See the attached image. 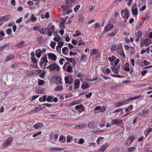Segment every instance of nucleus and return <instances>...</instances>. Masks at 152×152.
Wrapping results in <instances>:
<instances>
[{"instance_id": "obj_1", "label": "nucleus", "mask_w": 152, "mask_h": 152, "mask_svg": "<svg viewBox=\"0 0 152 152\" xmlns=\"http://www.w3.org/2000/svg\"><path fill=\"white\" fill-rule=\"evenodd\" d=\"M111 50L112 51H117L119 54L122 56L123 58L125 57V56L123 49L122 45L121 44L114 45L111 48Z\"/></svg>"}, {"instance_id": "obj_2", "label": "nucleus", "mask_w": 152, "mask_h": 152, "mask_svg": "<svg viewBox=\"0 0 152 152\" xmlns=\"http://www.w3.org/2000/svg\"><path fill=\"white\" fill-rule=\"evenodd\" d=\"M141 96H136L129 98L127 99H125L122 102H116L115 103V107H120L124 105L129 103V102L131 100L139 98Z\"/></svg>"}, {"instance_id": "obj_3", "label": "nucleus", "mask_w": 152, "mask_h": 152, "mask_svg": "<svg viewBox=\"0 0 152 152\" xmlns=\"http://www.w3.org/2000/svg\"><path fill=\"white\" fill-rule=\"evenodd\" d=\"M46 28V34L49 37H51L53 31H54L55 27L54 26L52 25L51 24H49Z\"/></svg>"}, {"instance_id": "obj_4", "label": "nucleus", "mask_w": 152, "mask_h": 152, "mask_svg": "<svg viewBox=\"0 0 152 152\" xmlns=\"http://www.w3.org/2000/svg\"><path fill=\"white\" fill-rule=\"evenodd\" d=\"M63 69L64 70L70 73L73 72L72 68L68 62H66L64 64L63 67Z\"/></svg>"}, {"instance_id": "obj_5", "label": "nucleus", "mask_w": 152, "mask_h": 152, "mask_svg": "<svg viewBox=\"0 0 152 152\" xmlns=\"http://www.w3.org/2000/svg\"><path fill=\"white\" fill-rule=\"evenodd\" d=\"M106 107L105 106L102 107L98 106L95 107L94 109V113H97L100 112H103L105 110Z\"/></svg>"}, {"instance_id": "obj_6", "label": "nucleus", "mask_w": 152, "mask_h": 152, "mask_svg": "<svg viewBox=\"0 0 152 152\" xmlns=\"http://www.w3.org/2000/svg\"><path fill=\"white\" fill-rule=\"evenodd\" d=\"M121 12L123 18L126 19H128L129 15V11L125 9L124 10H122L121 11Z\"/></svg>"}, {"instance_id": "obj_7", "label": "nucleus", "mask_w": 152, "mask_h": 152, "mask_svg": "<svg viewBox=\"0 0 152 152\" xmlns=\"http://www.w3.org/2000/svg\"><path fill=\"white\" fill-rule=\"evenodd\" d=\"M120 67V65L119 64L113 65L111 67L110 69L113 73L117 74L119 73Z\"/></svg>"}, {"instance_id": "obj_8", "label": "nucleus", "mask_w": 152, "mask_h": 152, "mask_svg": "<svg viewBox=\"0 0 152 152\" xmlns=\"http://www.w3.org/2000/svg\"><path fill=\"white\" fill-rule=\"evenodd\" d=\"M13 139V138L12 137H10L7 138L3 144V147L4 148L7 147Z\"/></svg>"}, {"instance_id": "obj_9", "label": "nucleus", "mask_w": 152, "mask_h": 152, "mask_svg": "<svg viewBox=\"0 0 152 152\" xmlns=\"http://www.w3.org/2000/svg\"><path fill=\"white\" fill-rule=\"evenodd\" d=\"M49 67V70L50 71L55 70L58 71L59 69V66L55 63L51 64Z\"/></svg>"}, {"instance_id": "obj_10", "label": "nucleus", "mask_w": 152, "mask_h": 152, "mask_svg": "<svg viewBox=\"0 0 152 152\" xmlns=\"http://www.w3.org/2000/svg\"><path fill=\"white\" fill-rule=\"evenodd\" d=\"M47 59L46 56H42L41 58V62L39 63V65L41 66L44 64V66L45 67L48 63V60Z\"/></svg>"}, {"instance_id": "obj_11", "label": "nucleus", "mask_w": 152, "mask_h": 152, "mask_svg": "<svg viewBox=\"0 0 152 152\" xmlns=\"http://www.w3.org/2000/svg\"><path fill=\"white\" fill-rule=\"evenodd\" d=\"M122 120L120 119H114L112 120L111 122V126L117 125L120 124Z\"/></svg>"}, {"instance_id": "obj_12", "label": "nucleus", "mask_w": 152, "mask_h": 152, "mask_svg": "<svg viewBox=\"0 0 152 152\" xmlns=\"http://www.w3.org/2000/svg\"><path fill=\"white\" fill-rule=\"evenodd\" d=\"M148 40L147 39H145V40L141 39L140 42V47H143L145 45L146 46H148Z\"/></svg>"}, {"instance_id": "obj_13", "label": "nucleus", "mask_w": 152, "mask_h": 152, "mask_svg": "<svg viewBox=\"0 0 152 152\" xmlns=\"http://www.w3.org/2000/svg\"><path fill=\"white\" fill-rule=\"evenodd\" d=\"M113 24L111 23H108L107 25L105 26L103 31L104 32H105L109 31V30L112 29L113 28Z\"/></svg>"}, {"instance_id": "obj_14", "label": "nucleus", "mask_w": 152, "mask_h": 152, "mask_svg": "<svg viewBox=\"0 0 152 152\" xmlns=\"http://www.w3.org/2000/svg\"><path fill=\"white\" fill-rule=\"evenodd\" d=\"M85 107L83 104H81L75 107V109L80 112H82L85 110Z\"/></svg>"}, {"instance_id": "obj_15", "label": "nucleus", "mask_w": 152, "mask_h": 152, "mask_svg": "<svg viewBox=\"0 0 152 152\" xmlns=\"http://www.w3.org/2000/svg\"><path fill=\"white\" fill-rule=\"evenodd\" d=\"M41 72V70L40 69H36L33 70L29 72V74L31 75H37Z\"/></svg>"}, {"instance_id": "obj_16", "label": "nucleus", "mask_w": 152, "mask_h": 152, "mask_svg": "<svg viewBox=\"0 0 152 152\" xmlns=\"http://www.w3.org/2000/svg\"><path fill=\"white\" fill-rule=\"evenodd\" d=\"M88 127L91 129H93L97 126V125L96 124L94 121H91L88 124Z\"/></svg>"}, {"instance_id": "obj_17", "label": "nucleus", "mask_w": 152, "mask_h": 152, "mask_svg": "<svg viewBox=\"0 0 152 152\" xmlns=\"http://www.w3.org/2000/svg\"><path fill=\"white\" fill-rule=\"evenodd\" d=\"M48 56L50 59L54 61H56L57 58L56 56L52 53H48Z\"/></svg>"}, {"instance_id": "obj_18", "label": "nucleus", "mask_w": 152, "mask_h": 152, "mask_svg": "<svg viewBox=\"0 0 152 152\" xmlns=\"http://www.w3.org/2000/svg\"><path fill=\"white\" fill-rule=\"evenodd\" d=\"M108 146L109 144L108 143H106L103 145L99 149V152H104Z\"/></svg>"}, {"instance_id": "obj_19", "label": "nucleus", "mask_w": 152, "mask_h": 152, "mask_svg": "<svg viewBox=\"0 0 152 152\" xmlns=\"http://www.w3.org/2000/svg\"><path fill=\"white\" fill-rule=\"evenodd\" d=\"M43 126V124L40 123H37L34 126V128L36 129H41Z\"/></svg>"}, {"instance_id": "obj_20", "label": "nucleus", "mask_w": 152, "mask_h": 152, "mask_svg": "<svg viewBox=\"0 0 152 152\" xmlns=\"http://www.w3.org/2000/svg\"><path fill=\"white\" fill-rule=\"evenodd\" d=\"M133 108V107L132 105H130L126 108L125 110V111L127 113L126 115H129L131 113L130 111L132 110Z\"/></svg>"}, {"instance_id": "obj_21", "label": "nucleus", "mask_w": 152, "mask_h": 152, "mask_svg": "<svg viewBox=\"0 0 152 152\" xmlns=\"http://www.w3.org/2000/svg\"><path fill=\"white\" fill-rule=\"evenodd\" d=\"M123 68L125 71L129 72L130 70L129 64L127 63H125L123 66Z\"/></svg>"}, {"instance_id": "obj_22", "label": "nucleus", "mask_w": 152, "mask_h": 152, "mask_svg": "<svg viewBox=\"0 0 152 152\" xmlns=\"http://www.w3.org/2000/svg\"><path fill=\"white\" fill-rule=\"evenodd\" d=\"M80 83V81L79 80L77 79L75 80L74 84V88L75 89H78L79 86V84Z\"/></svg>"}, {"instance_id": "obj_23", "label": "nucleus", "mask_w": 152, "mask_h": 152, "mask_svg": "<svg viewBox=\"0 0 152 152\" xmlns=\"http://www.w3.org/2000/svg\"><path fill=\"white\" fill-rule=\"evenodd\" d=\"M11 17V16L10 15H7L5 16L0 17L1 20L4 21L8 20Z\"/></svg>"}, {"instance_id": "obj_24", "label": "nucleus", "mask_w": 152, "mask_h": 152, "mask_svg": "<svg viewBox=\"0 0 152 152\" xmlns=\"http://www.w3.org/2000/svg\"><path fill=\"white\" fill-rule=\"evenodd\" d=\"M89 87L88 84L86 83H83L81 86V88L82 89H85Z\"/></svg>"}, {"instance_id": "obj_25", "label": "nucleus", "mask_w": 152, "mask_h": 152, "mask_svg": "<svg viewBox=\"0 0 152 152\" xmlns=\"http://www.w3.org/2000/svg\"><path fill=\"white\" fill-rule=\"evenodd\" d=\"M78 43L77 45H84L85 42L84 41L82 40V39L80 37H79L78 39Z\"/></svg>"}, {"instance_id": "obj_26", "label": "nucleus", "mask_w": 152, "mask_h": 152, "mask_svg": "<svg viewBox=\"0 0 152 152\" xmlns=\"http://www.w3.org/2000/svg\"><path fill=\"white\" fill-rule=\"evenodd\" d=\"M24 46V41H20L18 42L16 45V46L18 48H21Z\"/></svg>"}, {"instance_id": "obj_27", "label": "nucleus", "mask_w": 152, "mask_h": 152, "mask_svg": "<svg viewBox=\"0 0 152 152\" xmlns=\"http://www.w3.org/2000/svg\"><path fill=\"white\" fill-rule=\"evenodd\" d=\"M39 31L41 34H46V28H42L40 30H39Z\"/></svg>"}, {"instance_id": "obj_28", "label": "nucleus", "mask_w": 152, "mask_h": 152, "mask_svg": "<svg viewBox=\"0 0 152 152\" xmlns=\"http://www.w3.org/2000/svg\"><path fill=\"white\" fill-rule=\"evenodd\" d=\"M14 58V56L12 54L10 55L7 56L5 60V61H7L13 59Z\"/></svg>"}, {"instance_id": "obj_29", "label": "nucleus", "mask_w": 152, "mask_h": 152, "mask_svg": "<svg viewBox=\"0 0 152 152\" xmlns=\"http://www.w3.org/2000/svg\"><path fill=\"white\" fill-rule=\"evenodd\" d=\"M87 126V124L85 123H82L80 125H77V127H79V129H81L86 128Z\"/></svg>"}, {"instance_id": "obj_30", "label": "nucleus", "mask_w": 152, "mask_h": 152, "mask_svg": "<svg viewBox=\"0 0 152 152\" xmlns=\"http://www.w3.org/2000/svg\"><path fill=\"white\" fill-rule=\"evenodd\" d=\"M68 50V49L67 47H64L62 49L63 53L65 55H66L67 54Z\"/></svg>"}, {"instance_id": "obj_31", "label": "nucleus", "mask_w": 152, "mask_h": 152, "mask_svg": "<svg viewBox=\"0 0 152 152\" xmlns=\"http://www.w3.org/2000/svg\"><path fill=\"white\" fill-rule=\"evenodd\" d=\"M66 139L64 136H61L59 138V140L61 142H65Z\"/></svg>"}, {"instance_id": "obj_32", "label": "nucleus", "mask_w": 152, "mask_h": 152, "mask_svg": "<svg viewBox=\"0 0 152 152\" xmlns=\"http://www.w3.org/2000/svg\"><path fill=\"white\" fill-rule=\"evenodd\" d=\"M47 95H45L39 98V101L40 102H45L46 101Z\"/></svg>"}, {"instance_id": "obj_33", "label": "nucleus", "mask_w": 152, "mask_h": 152, "mask_svg": "<svg viewBox=\"0 0 152 152\" xmlns=\"http://www.w3.org/2000/svg\"><path fill=\"white\" fill-rule=\"evenodd\" d=\"M98 51V50L96 49H94L92 50V51L90 52V56H91L93 55L96 54Z\"/></svg>"}, {"instance_id": "obj_34", "label": "nucleus", "mask_w": 152, "mask_h": 152, "mask_svg": "<svg viewBox=\"0 0 152 152\" xmlns=\"http://www.w3.org/2000/svg\"><path fill=\"white\" fill-rule=\"evenodd\" d=\"M55 83L56 84L61 83V79L59 77H56Z\"/></svg>"}, {"instance_id": "obj_35", "label": "nucleus", "mask_w": 152, "mask_h": 152, "mask_svg": "<svg viewBox=\"0 0 152 152\" xmlns=\"http://www.w3.org/2000/svg\"><path fill=\"white\" fill-rule=\"evenodd\" d=\"M64 58L66 61L69 62H71L73 64L75 62V61L72 58H68L66 57H64Z\"/></svg>"}, {"instance_id": "obj_36", "label": "nucleus", "mask_w": 152, "mask_h": 152, "mask_svg": "<svg viewBox=\"0 0 152 152\" xmlns=\"http://www.w3.org/2000/svg\"><path fill=\"white\" fill-rule=\"evenodd\" d=\"M69 77L68 76H66L64 78L65 83V84H71V83L69 82Z\"/></svg>"}, {"instance_id": "obj_37", "label": "nucleus", "mask_w": 152, "mask_h": 152, "mask_svg": "<svg viewBox=\"0 0 152 152\" xmlns=\"http://www.w3.org/2000/svg\"><path fill=\"white\" fill-rule=\"evenodd\" d=\"M103 138L102 137H99L97 140L96 142L98 144H101L102 142Z\"/></svg>"}, {"instance_id": "obj_38", "label": "nucleus", "mask_w": 152, "mask_h": 152, "mask_svg": "<svg viewBox=\"0 0 152 152\" xmlns=\"http://www.w3.org/2000/svg\"><path fill=\"white\" fill-rule=\"evenodd\" d=\"M39 50H37L36 51V57L38 58H39L41 56V52L40 51H39Z\"/></svg>"}, {"instance_id": "obj_39", "label": "nucleus", "mask_w": 152, "mask_h": 152, "mask_svg": "<svg viewBox=\"0 0 152 152\" xmlns=\"http://www.w3.org/2000/svg\"><path fill=\"white\" fill-rule=\"evenodd\" d=\"M152 132V128H151L150 129H149L147 130H145L144 132V133L145 134V135L147 136L148 134L150 132Z\"/></svg>"}, {"instance_id": "obj_40", "label": "nucleus", "mask_w": 152, "mask_h": 152, "mask_svg": "<svg viewBox=\"0 0 152 152\" xmlns=\"http://www.w3.org/2000/svg\"><path fill=\"white\" fill-rule=\"evenodd\" d=\"M128 140H129L130 142L131 143V144L132 143L133 141L134 140L135 137L133 136H129L128 138Z\"/></svg>"}, {"instance_id": "obj_41", "label": "nucleus", "mask_w": 152, "mask_h": 152, "mask_svg": "<svg viewBox=\"0 0 152 152\" xmlns=\"http://www.w3.org/2000/svg\"><path fill=\"white\" fill-rule=\"evenodd\" d=\"M42 105L39 106L38 107L35 108V109L33 111L34 112H35L42 110L43 108V107H42Z\"/></svg>"}, {"instance_id": "obj_42", "label": "nucleus", "mask_w": 152, "mask_h": 152, "mask_svg": "<svg viewBox=\"0 0 152 152\" xmlns=\"http://www.w3.org/2000/svg\"><path fill=\"white\" fill-rule=\"evenodd\" d=\"M73 137L70 135H68L67 136V142H71L72 140Z\"/></svg>"}, {"instance_id": "obj_43", "label": "nucleus", "mask_w": 152, "mask_h": 152, "mask_svg": "<svg viewBox=\"0 0 152 152\" xmlns=\"http://www.w3.org/2000/svg\"><path fill=\"white\" fill-rule=\"evenodd\" d=\"M63 150L62 148H53V152H56L57 151H61Z\"/></svg>"}, {"instance_id": "obj_44", "label": "nucleus", "mask_w": 152, "mask_h": 152, "mask_svg": "<svg viewBox=\"0 0 152 152\" xmlns=\"http://www.w3.org/2000/svg\"><path fill=\"white\" fill-rule=\"evenodd\" d=\"M132 14L135 15H136L138 14L137 9V8L133 9L132 10Z\"/></svg>"}, {"instance_id": "obj_45", "label": "nucleus", "mask_w": 152, "mask_h": 152, "mask_svg": "<svg viewBox=\"0 0 152 152\" xmlns=\"http://www.w3.org/2000/svg\"><path fill=\"white\" fill-rule=\"evenodd\" d=\"M53 98V96H49L46 99V100L48 102H50L52 101V99Z\"/></svg>"}, {"instance_id": "obj_46", "label": "nucleus", "mask_w": 152, "mask_h": 152, "mask_svg": "<svg viewBox=\"0 0 152 152\" xmlns=\"http://www.w3.org/2000/svg\"><path fill=\"white\" fill-rule=\"evenodd\" d=\"M81 102L80 101V100L75 101L71 103V105H75L76 104L80 103Z\"/></svg>"}, {"instance_id": "obj_47", "label": "nucleus", "mask_w": 152, "mask_h": 152, "mask_svg": "<svg viewBox=\"0 0 152 152\" xmlns=\"http://www.w3.org/2000/svg\"><path fill=\"white\" fill-rule=\"evenodd\" d=\"M7 34L8 36H11L12 35V31L11 28H8L6 31Z\"/></svg>"}, {"instance_id": "obj_48", "label": "nucleus", "mask_w": 152, "mask_h": 152, "mask_svg": "<svg viewBox=\"0 0 152 152\" xmlns=\"http://www.w3.org/2000/svg\"><path fill=\"white\" fill-rule=\"evenodd\" d=\"M81 35L80 32H79V31H76L75 32V34L73 35V37H75L79 36Z\"/></svg>"}, {"instance_id": "obj_49", "label": "nucleus", "mask_w": 152, "mask_h": 152, "mask_svg": "<svg viewBox=\"0 0 152 152\" xmlns=\"http://www.w3.org/2000/svg\"><path fill=\"white\" fill-rule=\"evenodd\" d=\"M63 89V88L62 86H58L56 87L55 88V90L56 91H61Z\"/></svg>"}, {"instance_id": "obj_50", "label": "nucleus", "mask_w": 152, "mask_h": 152, "mask_svg": "<svg viewBox=\"0 0 152 152\" xmlns=\"http://www.w3.org/2000/svg\"><path fill=\"white\" fill-rule=\"evenodd\" d=\"M78 19L80 22H82L83 21L84 18L82 14H79L78 15Z\"/></svg>"}, {"instance_id": "obj_51", "label": "nucleus", "mask_w": 152, "mask_h": 152, "mask_svg": "<svg viewBox=\"0 0 152 152\" xmlns=\"http://www.w3.org/2000/svg\"><path fill=\"white\" fill-rule=\"evenodd\" d=\"M61 8L62 9V10L63 11H64L66 10H67L68 9V7L67 5H64L63 6H61Z\"/></svg>"}, {"instance_id": "obj_52", "label": "nucleus", "mask_w": 152, "mask_h": 152, "mask_svg": "<svg viewBox=\"0 0 152 152\" xmlns=\"http://www.w3.org/2000/svg\"><path fill=\"white\" fill-rule=\"evenodd\" d=\"M116 35V33L115 32H111L109 33L107 35V36L110 37H113L115 36Z\"/></svg>"}, {"instance_id": "obj_53", "label": "nucleus", "mask_w": 152, "mask_h": 152, "mask_svg": "<svg viewBox=\"0 0 152 152\" xmlns=\"http://www.w3.org/2000/svg\"><path fill=\"white\" fill-rule=\"evenodd\" d=\"M103 72L104 73H106L107 74H110V73L111 71L109 69L107 68L103 70Z\"/></svg>"}, {"instance_id": "obj_54", "label": "nucleus", "mask_w": 152, "mask_h": 152, "mask_svg": "<svg viewBox=\"0 0 152 152\" xmlns=\"http://www.w3.org/2000/svg\"><path fill=\"white\" fill-rule=\"evenodd\" d=\"M44 80H39L38 81V85L39 86H42L44 83Z\"/></svg>"}, {"instance_id": "obj_55", "label": "nucleus", "mask_w": 152, "mask_h": 152, "mask_svg": "<svg viewBox=\"0 0 152 152\" xmlns=\"http://www.w3.org/2000/svg\"><path fill=\"white\" fill-rule=\"evenodd\" d=\"M135 148L134 147L129 148L128 149V151L129 152H133Z\"/></svg>"}, {"instance_id": "obj_56", "label": "nucleus", "mask_w": 152, "mask_h": 152, "mask_svg": "<svg viewBox=\"0 0 152 152\" xmlns=\"http://www.w3.org/2000/svg\"><path fill=\"white\" fill-rule=\"evenodd\" d=\"M142 33L140 31H138L136 34V37L140 38L142 36Z\"/></svg>"}, {"instance_id": "obj_57", "label": "nucleus", "mask_w": 152, "mask_h": 152, "mask_svg": "<svg viewBox=\"0 0 152 152\" xmlns=\"http://www.w3.org/2000/svg\"><path fill=\"white\" fill-rule=\"evenodd\" d=\"M131 143L130 142L129 140H128V138H127V140L125 142V145L126 146H130L131 144Z\"/></svg>"}, {"instance_id": "obj_58", "label": "nucleus", "mask_w": 152, "mask_h": 152, "mask_svg": "<svg viewBox=\"0 0 152 152\" xmlns=\"http://www.w3.org/2000/svg\"><path fill=\"white\" fill-rule=\"evenodd\" d=\"M116 58L115 56H112L109 57L108 58V59L110 61H113Z\"/></svg>"}, {"instance_id": "obj_59", "label": "nucleus", "mask_w": 152, "mask_h": 152, "mask_svg": "<svg viewBox=\"0 0 152 152\" xmlns=\"http://www.w3.org/2000/svg\"><path fill=\"white\" fill-rule=\"evenodd\" d=\"M61 39V37L59 36H57L56 37H54L53 39V40L56 42H58Z\"/></svg>"}, {"instance_id": "obj_60", "label": "nucleus", "mask_w": 152, "mask_h": 152, "mask_svg": "<svg viewBox=\"0 0 152 152\" xmlns=\"http://www.w3.org/2000/svg\"><path fill=\"white\" fill-rule=\"evenodd\" d=\"M80 6L79 5H76L74 8V11L77 12L80 8Z\"/></svg>"}, {"instance_id": "obj_61", "label": "nucleus", "mask_w": 152, "mask_h": 152, "mask_svg": "<svg viewBox=\"0 0 152 152\" xmlns=\"http://www.w3.org/2000/svg\"><path fill=\"white\" fill-rule=\"evenodd\" d=\"M84 142V140L83 139L80 138L79 139L77 143L79 144H82Z\"/></svg>"}, {"instance_id": "obj_62", "label": "nucleus", "mask_w": 152, "mask_h": 152, "mask_svg": "<svg viewBox=\"0 0 152 152\" xmlns=\"http://www.w3.org/2000/svg\"><path fill=\"white\" fill-rule=\"evenodd\" d=\"M64 23L61 21L60 23L59 26L60 28H64Z\"/></svg>"}, {"instance_id": "obj_63", "label": "nucleus", "mask_w": 152, "mask_h": 152, "mask_svg": "<svg viewBox=\"0 0 152 152\" xmlns=\"http://www.w3.org/2000/svg\"><path fill=\"white\" fill-rule=\"evenodd\" d=\"M75 0H66V3L67 4H71L74 2Z\"/></svg>"}, {"instance_id": "obj_64", "label": "nucleus", "mask_w": 152, "mask_h": 152, "mask_svg": "<svg viewBox=\"0 0 152 152\" xmlns=\"http://www.w3.org/2000/svg\"><path fill=\"white\" fill-rule=\"evenodd\" d=\"M56 43L54 42H52L50 44L51 47L53 49L54 48L56 45Z\"/></svg>"}]
</instances>
